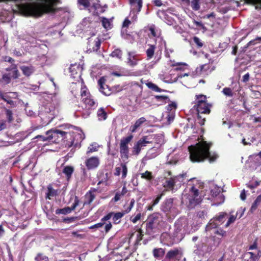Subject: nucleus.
<instances>
[{
    "mask_svg": "<svg viewBox=\"0 0 261 261\" xmlns=\"http://www.w3.org/2000/svg\"><path fill=\"white\" fill-rule=\"evenodd\" d=\"M213 143L201 140L194 145L188 147L190 159L192 162H202L208 160L212 163L216 161L218 155L215 152H211L210 150Z\"/></svg>",
    "mask_w": 261,
    "mask_h": 261,
    "instance_id": "obj_1",
    "label": "nucleus"
},
{
    "mask_svg": "<svg viewBox=\"0 0 261 261\" xmlns=\"http://www.w3.org/2000/svg\"><path fill=\"white\" fill-rule=\"evenodd\" d=\"M60 3V0H45V4L41 5L36 3L21 4L20 9L28 16L40 17L44 13H55L60 10L55 7Z\"/></svg>",
    "mask_w": 261,
    "mask_h": 261,
    "instance_id": "obj_2",
    "label": "nucleus"
},
{
    "mask_svg": "<svg viewBox=\"0 0 261 261\" xmlns=\"http://www.w3.org/2000/svg\"><path fill=\"white\" fill-rule=\"evenodd\" d=\"M80 96L81 101L85 105V108L89 110H94L97 107V102L94 99L84 82L81 88Z\"/></svg>",
    "mask_w": 261,
    "mask_h": 261,
    "instance_id": "obj_3",
    "label": "nucleus"
},
{
    "mask_svg": "<svg viewBox=\"0 0 261 261\" xmlns=\"http://www.w3.org/2000/svg\"><path fill=\"white\" fill-rule=\"evenodd\" d=\"M84 139V134L82 132H66L65 140L66 146L68 148L73 146L80 147L81 143Z\"/></svg>",
    "mask_w": 261,
    "mask_h": 261,
    "instance_id": "obj_4",
    "label": "nucleus"
},
{
    "mask_svg": "<svg viewBox=\"0 0 261 261\" xmlns=\"http://www.w3.org/2000/svg\"><path fill=\"white\" fill-rule=\"evenodd\" d=\"M66 132L58 129L49 130L46 133V137L38 135L36 138H41L43 141H48L49 142L59 143L61 141L65 140Z\"/></svg>",
    "mask_w": 261,
    "mask_h": 261,
    "instance_id": "obj_5",
    "label": "nucleus"
},
{
    "mask_svg": "<svg viewBox=\"0 0 261 261\" xmlns=\"http://www.w3.org/2000/svg\"><path fill=\"white\" fill-rule=\"evenodd\" d=\"M195 105L194 108L197 112L204 114H209L211 112V105L207 103L205 95L199 94L195 96Z\"/></svg>",
    "mask_w": 261,
    "mask_h": 261,
    "instance_id": "obj_6",
    "label": "nucleus"
},
{
    "mask_svg": "<svg viewBox=\"0 0 261 261\" xmlns=\"http://www.w3.org/2000/svg\"><path fill=\"white\" fill-rule=\"evenodd\" d=\"M173 205V199L167 198L165 200L161 206V210L165 214L169 221H171L177 214V210Z\"/></svg>",
    "mask_w": 261,
    "mask_h": 261,
    "instance_id": "obj_7",
    "label": "nucleus"
},
{
    "mask_svg": "<svg viewBox=\"0 0 261 261\" xmlns=\"http://www.w3.org/2000/svg\"><path fill=\"white\" fill-rule=\"evenodd\" d=\"M162 221V217L159 213H153L149 215L146 223V232L150 234L154 232V229L156 228Z\"/></svg>",
    "mask_w": 261,
    "mask_h": 261,
    "instance_id": "obj_8",
    "label": "nucleus"
},
{
    "mask_svg": "<svg viewBox=\"0 0 261 261\" xmlns=\"http://www.w3.org/2000/svg\"><path fill=\"white\" fill-rule=\"evenodd\" d=\"M133 138L132 135H129L126 137L121 139L120 142V157L123 161L128 160L129 158V148L128 143L131 141Z\"/></svg>",
    "mask_w": 261,
    "mask_h": 261,
    "instance_id": "obj_9",
    "label": "nucleus"
},
{
    "mask_svg": "<svg viewBox=\"0 0 261 261\" xmlns=\"http://www.w3.org/2000/svg\"><path fill=\"white\" fill-rule=\"evenodd\" d=\"M190 192L191 193V198H189V206L193 207L200 203L202 201V199L200 197H198L199 190L194 186H192L191 188Z\"/></svg>",
    "mask_w": 261,
    "mask_h": 261,
    "instance_id": "obj_10",
    "label": "nucleus"
},
{
    "mask_svg": "<svg viewBox=\"0 0 261 261\" xmlns=\"http://www.w3.org/2000/svg\"><path fill=\"white\" fill-rule=\"evenodd\" d=\"M227 214L225 212H220L219 215L216 216L213 219L211 220L210 223L213 227H216L218 225L222 224L226 220Z\"/></svg>",
    "mask_w": 261,
    "mask_h": 261,
    "instance_id": "obj_11",
    "label": "nucleus"
},
{
    "mask_svg": "<svg viewBox=\"0 0 261 261\" xmlns=\"http://www.w3.org/2000/svg\"><path fill=\"white\" fill-rule=\"evenodd\" d=\"M83 70V67L77 63L71 64L69 67V71L73 78L81 77Z\"/></svg>",
    "mask_w": 261,
    "mask_h": 261,
    "instance_id": "obj_12",
    "label": "nucleus"
},
{
    "mask_svg": "<svg viewBox=\"0 0 261 261\" xmlns=\"http://www.w3.org/2000/svg\"><path fill=\"white\" fill-rule=\"evenodd\" d=\"M80 200L77 196H75L74 199V203H73L72 206L70 207H65L63 208H58L56 210L55 213L57 215L63 214L66 215L71 213V212L74 210L75 207L79 205Z\"/></svg>",
    "mask_w": 261,
    "mask_h": 261,
    "instance_id": "obj_13",
    "label": "nucleus"
},
{
    "mask_svg": "<svg viewBox=\"0 0 261 261\" xmlns=\"http://www.w3.org/2000/svg\"><path fill=\"white\" fill-rule=\"evenodd\" d=\"M99 159L97 156H92L86 160L85 165L88 170L96 168L99 165Z\"/></svg>",
    "mask_w": 261,
    "mask_h": 261,
    "instance_id": "obj_14",
    "label": "nucleus"
},
{
    "mask_svg": "<svg viewBox=\"0 0 261 261\" xmlns=\"http://www.w3.org/2000/svg\"><path fill=\"white\" fill-rule=\"evenodd\" d=\"M101 41L98 38H97L95 40L92 41L91 40L88 41L89 50L91 51H97L100 46Z\"/></svg>",
    "mask_w": 261,
    "mask_h": 261,
    "instance_id": "obj_15",
    "label": "nucleus"
},
{
    "mask_svg": "<svg viewBox=\"0 0 261 261\" xmlns=\"http://www.w3.org/2000/svg\"><path fill=\"white\" fill-rule=\"evenodd\" d=\"M175 178L176 177L174 176L167 179L164 184L163 187L168 190L173 191L175 186Z\"/></svg>",
    "mask_w": 261,
    "mask_h": 261,
    "instance_id": "obj_16",
    "label": "nucleus"
},
{
    "mask_svg": "<svg viewBox=\"0 0 261 261\" xmlns=\"http://www.w3.org/2000/svg\"><path fill=\"white\" fill-rule=\"evenodd\" d=\"M47 191L45 196L46 199H51L58 195V191L53 189L52 185L50 184L47 186Z\"/></svg>",
    "mask_w": 261,
    "mask_h": 261,
    "instance_id": "obj_17",
    "label": "nucleus"
},
{
    "mask_svg": "<svg viewBox=\"0 0 261 261\" xmlns=\"http://www.w3.org/2000/svg\"><path fill=\"white\" fill-rule=\"evenodd\" d=\"M164 195V194L163 193H162L158 195L156 197V198L152 200V201L151 202V203L149 204V205H148L146 207V209L147 211H152L153 209V207L159 203V201H160L162 196Z\"/></svg>",
    "mask_w": 261,
    "mask_h": 261,
    "instance_id": "obj_18",
    "label": "nucleus"
},
{
    "mask_svg": "<svg viewBox=\"0 0 261 261\" xmlns=\"http://www.w3.org/2000/svg\"><path fill=\"white\" fill-rule=\"evenodd\" d=\"M165 253V250L162 248H154L152 254L154 258L160 259L162 258Z\"/></svg>",
    "mask_w": 261,
    "mask_h": 261,
    "instance_id": "obj_19",
    "label": "nucleus"
},
{
    "mask_svg": "<svg viewBox=\"0 0 261 261\" xmlns=\"http://www.w3.org/2000/svg\"><path fill=\"white\" fill-rule=\"evenodd\" d=\"M146 121V119L142 117L138 119L135 122L133 125L130 126L129 130L132 133H134L136 131L137 129L139 128L144 122Z\"/></svg>",
    "mask_w": 261,
    "mask_h": 261,
    "instance_id": "obj_20",
    "label": "nucleus"
},
{
    "mask_svg": "<svg viewBox=\"0 0 261 261\" xmlns=\"http://www.w3.org/2000/svg\"><path fill=\"white\" fill-rule=\"evenodd\" d=\"M20 68L21 70L22 73L26 76H30L35 71V68L32 65L29 66H21Z\"/></svg>",
    "mask_w": 261,
    "mask_h": 261,
    "instance_id": "obj_21",
    "label": "nucleus"
},
{
    "mask_svg": "<svg viewBox=\"0 0 261 261\" xmlns=\"http://www.w3.org/2000/svg\"><path fill=\"white\" fill-rule=\"evenodd\" d=\"M129 2L133 7V10L136 9L138 13L140 12L142 7V0H129Z\"/></svg>",
    "mask_w": 261,
    "mask_h": 261,
    "instance_id": "obj_22",
    "label": "nucleus"
},
{
    "mask_svg": "<svg viewBox=\"0 0 261 261\" xmlns=\"http://www.w3.org/2000/svg\"><path fill=\"white\" fill-rule=\"evenodd\" d=\"M74 171V167L71 166H66L64 167L63 170V173L65 175L66 177L69 180Z\"/></svg>",
    "mask_w": 261,
    "mask_h": 261,
    "instance_id": "obj_23",
    "label": "nucleus"
},
{
    "mask_svg": "<svg viewBox=\"0 0 261 261\" xmlns=\"http://www.w3.org/2000/svg\"><path fill=\"white\" fill-rule=\"evenodd\" d=\"M125 214H126L124 211L117 213L113 212L112 217L114 224H118L120 223L121 218H122Z\"/></svg>",
    "mask_w": 261,
    "mask_h": 261,
    "instance_id": "obj_24",
    "label": "nucleus"
},
{
    "mask_svg": "<svg viewBox=\"0 0 261 261\" xmlns=\"http://www.w3.org/2000/svg\"><path fill=\"white\" fill-rule=\"evenodd\" d=\"M156 48L155 45L148 44V48L146 51L147 59H151L153 58Z\"/></svg>",
    "mask_w": 261,
    "mask_h": 261,
    "instance_id": "obj_25",
    "label": "nucleus"
},
{
    "mask_svg": "<svg viewBox=\"0 0 261 261\" xmlns=\"http://www.w3.org/2000/svg\"><path fill=\"white\" fill-rule=\"evenodd\" d=\"M97 116L100 121L105 120L107 117V113L103 108L99 109L97 112Z\"/></svg>",
    "mask_w": 261,
    "mask_h": 261,
    "instance_id": "obj_26",
    "label": "nucleus"
},
{
    "mask_svg": "<svg viewBox=\"0 0 261 261\" xmlns=\"http://www.w3.org/2000/svg\"><path fill=\"white\" fill-rule=\"evenodd\" d=\"M150 138L148 136H143L141 139L137 142L138 144L141 147L146 146L147 144L151 143L152 141L150 140Z\"/></svg>",
    "mask_w": 261,
    "mask_h": 261,
    "instance_id": "obj_27",
    "label": "nucleus"
},
{
    "mask_svg": "<svg viewBox=\"0 0 261 261\" xmlns=\"http://www.w3.org/2000/svg\"><path fill=\"white\" fill-rule=\"evenodd\" d=\"M11 81L10 73H5L3 75L2 77L0 79V85L5 86L10 83Z\"/></svg>",
    "mask_w": 261,
    "mask_h": 261,
    "instance_id": "obj_28",
    "label": "nucleus"
},
{
    "mask_svg": "<svg viewBox=\"0 0 261 261\" xmlns=\"http://www.w3.org/2000/svg\"><path fill=\"white\" fill-rule=\"evenodd\" d=\"M95 198V196L91 191H89L85 195L86 200L84 205L90 204Z\"/></svg>",
    "mask_w": 261,
    "mask_h": 261,
    "instance_id": "obj_29",
    "label": "nucleus"
},
{
    "mask_svg": "<svg viewBox=\"0 0 261 261\" xmlns=\"http://www.w3.org/2000/svg\"><path fill=\"white\" fill-rule=\"evenodd\" d=\"M179 253V250L177 248L169 250L166 254V258L171 259L176 257Z\"/></svg>",
    "mask_w": 261,
    "mask_h": 261,
    "instance_id": "obj_30",
    "label": "nucleus"
},
{
    "mask_svg": "<svg viewBox=\"0 0 261 261\" xmlns=\"http://www.w3.org/2000/svg\"><path fill=\"white\" fill-rule=\"evenodd\" d=\"M247 254L250 255V257L248 261H257L261 256V250H258L256 254L252 252H248Z\"/></svg>",
    "mask_w": 261,
    "mask_h": 261,
    "instance_id": "obj_31",
    "label": "nucleus"
},
{
    "mask_svg": "<svg viewBox=\"0 0 261 261\" xmlns=\"http://www.w3.org/2000/svg\"><path fill=\"white\" fill-rule=\"evenodd\" d=\"M146 85L149 89H151L154 91L158 92L165 91L164 90L161 89L156 85L152 82H148L146 84Z\"/></svg>",
    "mask_w": 261,
    "mask_h": 261,
    "instance_id": "obj_32",
    "label": "nucleus"
},
{
    "mask_svg": "<svg viewBox=\"0 0 261 261\" xmlns=\"http://www.w3.org/2000/svg\"><path fill=\"white\" fill-rule=\"evenodd\" d=\"M187 65V64L185 63L179 62L173 63L171 66L175 67L174 70L176 71H184L185 69V67Z\"/></svg>",
    "mask_w": 261,
    "mask_h": 261,
    "instance_id": "obj_33",
    "label": "nucleus"
},
{
    "mask_svg": "<svg viewBox=\"0 0 261 261\" xmlns=\"http://www.w3.org/2000/svg\"><path fill=\"white\" fill-rule=\"evenodd\" d=\"M141 177L148 181H151L153 179V176L151 172L146 171L144 173H141Z\"/></svg>",
    "mask_w": 261,
    "mask_h": 261,
    "instance_id": "obj_34",
    "label": "nucleus"
},
{
    "mask_svg": "<svg viewBox=\"0 0 261 261\" xmlns=\"http://www.w3.org/2000/svg\"><path fill=\"white\" fill-rule=\"evenodd\" d=\"M101 23L102 27L106 30L111 29V23L109 19L108 18L102 17H101Z\"/></svg>",
    "mask_w": 261,
    "mask_h": 261,
    "instance_id": "obj_35",
    "label": "nucleus"
},
{
    "mask_svg": "<svg viewBox=\"0 0 261 261\" xmlns=\"http://www.w3.org/2000/svg\"><path fill=\"white\" fill-rule=\"evenodd\" d=\"M221 193V188L217 186L214 187L213 189H211L210 193L212 197H216L217 196L219 195Z\"/></svg>",
    "mask_w": 261,
    "mask_h": 261,
    "instance_id": "obj_36",
    "label": "nucleus"
},
{
    "mask_svg": "<svg viewBox=\"0 0 261 261\" xmlns=\"http://www.w3.org/2000/svg\"><path fill=\"white\" fill-rule=\"evenodd\" d=\"M5 114L8 122L11 123L14 120L12 111L9 109H5Z\"/></svg>",
    "mask_w": 261,
    "mask_h": 261,
    "instance_id": "obj_37",
    "label": "nucleus"
},
{
    "mask_svg": "<svg viewBox=\"0 0 261 261\" xmlns=\"http://www.w3.org/2000/svg\"><path fill=\"white\" fill-rule=\"evenodd\" d=\"M154 98L156 99L158 101H161L164 103H166V100L168 101H170L169 97L166 95H155Z\"/></svg>",
    "mask_w": 261,
    "mask_h": 261,
    "instance_id": "obj_38",
    "label": "nucleus"
},
{
    "mask_svg": "<svg viewBox=\"0 0 261 261\" xmlns=\"http://www.w3.org/2000/svg\"><path fill=\"white\" fill-rule=\"evenodd\" d=\"M193 41L194 43L196 45V47L198 48H201L203 46V43L197 36H194L193 38Z\"/></svg>",
    "mask_w": 261,
    "mask_h": 261,
    "instance_id": "obj_39",
    "label": "nucleus"
},
{
    "mask_svg": "<svg viewBox=\"0 0 261 261\" xmlns=\"http://www.w3.org/2000/svg\"><path fill=\"white\" fill-rule=\"evenodd\" d=\"M111 55L112 57H115L120 59L122 57V51L119 49H116L112 51Z\"/></svg>",
    "mask_w": 261,
    "mask_h": 261,
    "instance_id": "obj_40",
    "label": "nucleus"
},
{
    "mask_svg": "<svg viewBox=\"0 0 261 261\" xmlns=\"http://www.w3.org/2000/svg\"><path fill=\"white\" fill-rule=\"evenodd\" d=\"M36 261H48V257L42 253H38L35 258Z\"/></svg>",
    "mask_w": 261,
    "mask_h": 261,
    "instance_id": "obj_41",
    "label": "nucleus"
},
{
    "mask_svg": "<svg viewBox=\"0 0 261 261\" xmlns=\"http://www.w3.org/2000/svg\"><path fill=\"white\" fill-rule=\"evenodd\" d=\"M14 67V68H13V70H12V73L11 75V77L13 78V79H18L20 75L19 71L17 69V66H13Z\"/></svg>",
    "mask_w": 261,
    "mask_h": 261,
    "instance_id": "obj_42",
    "label": "nucleus"
},
{
    "mask_svg": "<svg viewBox=\"0 0 261 261\" xmlns=\"http://www.w3.org/2000/svg\"><path fill=\"white\" fill-rule=\"evenodd\" d=\"M143 232L141 229H139L137 234V238L135 243V245H138L140 241L143 239Z\"/></svg>",
    "mask_w": 261,
    "mask_h": 261,
    "instance_id": "obj_43",
    "label": "nucleus"
},
{
    "mask_svg": "<svg viewBox=\"0 0 261 261\" xmlns=\"http://www.w3.org/2000/svg\"><path fill=\"white\" fill-rule=\"evenodd\" d=\"M129 57L128 59V64L131 66H134L137 64V60L136 59L135 56H130V54L129 53Z\"/></svg>",
    "mask_w": 261,
    "mask_h": 261,
    "instance_id": "obj_44",
    "label": "nucleus"
},
{
    "mask_svg": "<svg viewBox=\"0 0 261 261\" xmlns=\"http://www.w3.org/2000/svg\"><path fill=\"white\" fill-rule=\"evenodd\" d=\"M191 7L194 10H198L200 9L199 1L192 0L191 1Z\"/></svg>",
    "mask_w": 261,
    "mask_h": 261,
    "instance_id": "obj_45",
    "label": "nucleus"
},
{
    "mask_svg": "<svg viewBox=\"0 0 261 261\" xmlns=\"http://www.w3.org/2000/svg\"><path fill=\"white\" fill-rule=\"evenodd\" d=\"M77 3L85 8H88L90 6V0H77Z\"/></svg>",
    "mask_w": 261,
    "mask_h": 261,
    "instance_id": "obj_46",
    "label": "nucleus"
},
{
    "mask_svg": "<svg viewBox=\"0 0 261 261\" xmlns=\"http://www.w3.org/2000/svg\"><path fill=\"white\" fill-rule=\"evenodd\" d=\"M223 93L227 96L232 97L233 95V93L232 92V90L231 88L225 87L223 89L222 91Z\"/></svg>",
    "mask_w": 261,
    "mask_h": 261,
    "instance_id": "obj_47",
    "label": "nucleus"
},
{
    "mask_svg": "<svg viewBox=\"0 0 261 261\" xmlns=\"http://www.w3.org/2000/svg\"><path fill=\"white\" fill-rule=\"evenodd\" d=\"M197 113V123L200 125L202 126L204 124L205 122V118H202V116L200 115V114H202L201 113Z\"/></svg>",
    "mask_w": 261,
    "mask_h": 261,
    "instance_id": "obj_48",
    "label": "nucleus"
},
{
    "mask_svg": "<svg viewBox=\"0 0 261 261\" xmlns=\"http://www.w3.org/2000/svg\"><path fill=\"white\" fill-rule=\"evenodd\" d=\"M122 170V176L121 178L122 179H124L127 173V168L125 164L124 163H121L120 165Z\"/></svg>",
    "mask_w": 261,
    "mask_h": 261,
    "instance_id": "obj_49",
    "label": "nucleus"
},
{
    "mask_svg": "<svg viewBox=\"0 0 261 261\" xmlns=\"http://www.w3.org/2000/svg\"><path fill=\"white\" fill-rule=\"evenodd\" d=\"M135 202V199H132L130 201L129 206L128 207H127L126 208H125V210L123 211L126 214H128V213H129L131 211L132 208L134 206Z\"/></svg>",
    "mask_w": 261,
    "mask_h": 261,
    "instance_id": "obj_50",
    "label": "nucleus"
},
{
    "mask_svg": "<svg viewBox=\"0 0 261 261\" xmlns=\"http://www.w3.org/2000/svg\"><path fill=\"white\" fill-rule=\"evenodd\" d=\"M142 147H141L137 142L133 147V153L135 154L138 155L140 152Z\"/></svg>",
    "mask_w": 261,
    "mask_h": 261,
    "instance_id": "obj_51",
    "label": "nucleus"
},
{
    "mask_svg": "<svg viewBox=\"0 0 261 261\" xmlns=\"http://www.w3.org/2000/svg\"><path fill=\"white\" fill-rule=\"evenodd\" d=\"M236 218H237L236 216L230 215L227 223L225 224V226L226 227H227L231 224L233 223L235 221Z\"/></svg>",
    "mask_w": 261,
    "mask_h": 261,
    "instance_id": "obj_52",
    "label": "nucleus"
},
{
    "mask_svg": "<svg viewBox=\"0 0 261 261\" xmlns=\"http://www.w3.org/2000/svg\"><path fill=\"white\" fill-rule=\"evenodd\" d=\"M106 87H105V89H99V91L105 95L109 96L111 94V92L107 85H106Z\"/></svg>",
    "mask_w": 261,
    "mask_h": 261,
    "instance_id": "obj_53",
    "label": "nucleus"
},
{
    "mask_svg": "<svg viewBox=\"0 0 261 261\" xmlns=\"http://www.w3.org/2000/svg\"><path fill=\"white\" fill-rule=\"evenodd\" d=\"M106 80L103 77H100L98 81V84L100 87L99 89H105L104 85L105 84Z\"/></svg>",
    "mask_w": 261,
    "mask_h": 261,
    "instance_id": "obj_54",
    "label": "nucleus"
},
{
    "mask_svg": "<svg viewBox=\"0 0 261 261\" xmlns=\"http://www.w3.org/2000/svg\"><path fill=\"white\" fill-rule=\"evenodd\" d=\"M141 214L140 213H138L135 217H131L130 220L133 223H136L138 221L141 219Z\"/></svg>",
    "mask_w": 261,
    "mask_h": 261,
    "instance_id": "obj_55",
    "label": "nucleus"
},
{
    "mask_svg": "<svg viewBox=\"0 0 261 261\" xmlns=\"http://www.w3.org/2000/svg\"><path fill=\"white\" fill-rule=\"evenodd\" d=\"M259 205V203H258L256 201L254 200L253 203H252L251 207L250 210V212L251 213L254 212L257 208L258 206Z\"/></svg>",
    "mask_w": 261,
    "mask_h": 261,
    "instance_id": "obj_56",
    "label": "nucleus"
},
{
    "mask_svg": "<svg viewBox=\"0 0 261 261\" xmlns=\"http://www.w3.org/2000/svg\"><path fill=\"white\" fill-rule=\"evenodd\" d=\"M210 69V66L207 64L202 65L200 66V71L205 72Z\"/></svg>",
    "mask_w": 261,
    "mask_h": 261,
    "instance_id": "obj_57",
    "label": "nucleus"
},
{
    "mask_svg": "<svg viewBox=\"0 0 261 261\" xmlns=\"http://www.w3.org/2000/svg\"><path fill=\"white\" fill-rule=\"evenodd\" d=\"M123 196L121 195L120 192H117L114 196V197L112 199V201L114 202H117L120 200L121 197Z\"/></svg>",
    "mask_w": 261,
    "mask_h": 261,
    "instance_id": "obj_58",
    "label": "nucleus"
},
{
    "mask_svg": "<svg viewBox=\"0 0 261 261\" xmlns=\"http://www.w3.org/2000/svg\"><path fill=\"white\" fill-rule=\"evenodd\" d=\"M259 40L261 41V37H257L256 39L250 41L247 44V46H250L251 45H255L256 43V41Z\"/></svg>",
    "mask_w": 261,
    "mask_h": 261,
    "instance_id": "obj_59",
    "label": "nucleus"
},
{
    "mask_svg": "<svg viewBox=\"0 0 261 261\" xmlns=\"http://www.w3.org/2000/svg\"><path fill=\"white\" fill-rule=\"evenodd\" d=\"M97 151V148L96 146L94 147L93 144L90 145V147H89L88 148V150L87 151V154H89L90 153L95 152Z\"/></svg>",
    "mask_w": 261,
    "mask_h": 261,
    "instance_id": "obj_60",
    "label": "nucleus"
},
{
    "mask_svg": "<svg viewBox=\"0 0 261 261\" xmlns=\"http://www.w3.org/2000/svg\"><path fill=\"white\" fill-rule=\"evenodd\" d=\"M245 1L248 4H259L261 5V0H245Z\"/></svg>",
    "mask_w": 261,
    "mask_h": 261,
    "instance_id": "obj_61",
    "label": "nucleus"
},
{
    "mask_svg": "<svg viewBox=\"0 0 261 261\" xmlns=\"http://www.w3.org/2000/svg\"><path fill=\"white\" fill-rule=\"evenodd\" d=\"M260 182L256 181L254 184L247 185V186L251 189H253L259 185Z\"/></svg>",
    "mask_w": 261,
    "mask_h": 261,
    "instance_id": "obj_62",
    "label": "nucleus"
},
{
    "mask_svg": "<svg viewBox=\"0 0 261 261\" xmlns=\"http://www.w3.org/2000/svg\"><path fill=\"white\" fill-rule=\"evenodd\" d=\"M257 247V239H256L253 243L249 247V250H253L256 249Z\"/></svg>",
    "mask_w": 261,
    "mask_h": 261,
    "instance_id": "obj_63",
    "label": "nucleus"
},
{
    "mask_svg": "<svg viewBox=\"0 0 261 261\" xmlns=\"http://www.w3.org/2000/svg\"><path fill=\"white\" fill-rule=\"evenodd\" d=\"M176 107V104L175 102H172L167 106V110L170 111L173 109H175Z\"/></svg>",
    "mask_w": 261,
    "mask_h": 261,
    "instance_id": "obj_64",
    "label": "nucleus"
}]
</instances>
